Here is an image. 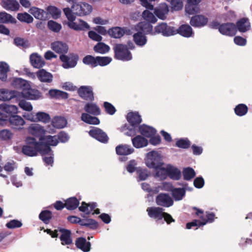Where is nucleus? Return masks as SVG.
<instances>
[{
	"instance_id": "obj_1",
	"label": "nucleus",
	"mask_w": 252,
	"mask_h": 252,
	"mask_svg": "<svg viewBox=\"0 0 252 252\" xmlns=\"http://www.w3.org/2000/svg\"><path fill=\"white\" fill-rule=\"evenodd\" d=\"M26 144L22 147V153L29 157H34L39 153L41 156L46 155L47 150L49 149L46 148L42 149V144L40 141H37L35 138L28 137L25 140Z\"/></svg>"
},
{
	"instance_id": "obj_2",
	"label": "nucleus",
	"mask_w": 252,
	"mask_h": 252,
	"mask_svg": "<svg viewBox=\"0 0 252 252\" xmlns=\"http://www.w3.org/2000/svg\"><path fill=\"white\" fill-rule=\"evenodd\" d=\"M136 29L138 31L133 34V41L137 46L142 47L147 42V38L145 34H151L153 26L150 23L141 22L137 24Z\"/></svg>"
},
{
	"instance_id": "obj_3",
	"label": "nucleus",
	"mask_w": 252,
	"mask_h": 252,
	"mask_svg": "<svg viewBox=\"0 0 252 252\" xmlns=\"http://www.w3.org/2000/svg\"><path fill=\"white\" fill-rule=\"evenodd\" d=\"M115 59L123 61H128L132 59V56L127 46L123 44H116L113 48Z\"/></svg>"
},
{
	"instance_id": "obj_4",
	"label": "nucleus",
	"mask_w": 252,
	"mask_h": 252,
	"mask_svg": "<svg viewBox=\"0 0 252 252\" xmlns=\"http://www.w3.org/2000/svg\"><path fill=\"white\" fill-rule=\"evenodd\" d=\"M73 14L83 16L88 15L92 11V6L89 4L81 2L79 3H74L71 6Z\"/></svg>"
},
{
	"instance_id": "obj_5",
	"label": "nucleus",
	"mask_w": 252,
	"mask_h": 252,
	"mask_svg": "<svg viewBox=\"0 0 252 252\" xmlns=\"http://www.w3.org/2000/svg\"><path fill=\"white\" fill-rule=\"evenodd\" d=\"M146 163L148 167L154 169L159 168L163 165L160 155L155 151H151L147 154Z\"/></svg>"
},
{
	"instance_id": "obj_6",
	"label": "nucleus",
	"mask_w": 252,
	"mask_h": 252,
	"mask_svg": "<svg viewBox=\"0 0 252 252\" xmlns=\"http://www.w3.org/2000/svg\"><path fill=\"white\" fill-rule=\"evenodd\" d=\"M60 59L63 62L62 66L65 69L75 67L77 63L79 57L77 54L70 53L68 55L62 54Z\"/></svg>"
},
{
	"instance_id": "obj_7",
	"label": "nucleus",
	"mask_w": 252,
	"mask_h": 252,
	"mask_svg": "<svg viewBox=\"0 0 252 252\" xmlns=\"http://www.w3.org/2000/svg\"><path fill=\"white\" fill-rule=\"evenodd\" d=\"M39 141L40 143L42 144V149L49 148V150H47L46 154L51 153L52 155V150L50 147V146H57L59 143L57 135L51 136V135H44V137L39 138Z\"/></svg>"
},
{
	"instance_id": "obj_8",
	"label": "nucleus",
	"mask_w": 252,
	"mask_h": 252,
	"mask_svg": "<svg viewBox=\"0 0 252 252\" xmlns=\"http://www.w3.org/2000/svg\"><path fill=\"white\" fill-rule=\"evenodd\" d=\"M75 19L76 17L67 22V25L70 29L75 31H85L90 29V26L86 22L81 19Z\"/></svg>"
},
{
	"instance_id": "obj_9",
	"label": "nucleus",
	"mask_w": 252,
	"mask_h": 252,
	"mask_svg": "<svg viewBox=\"0 0 252 252\" xmlns=\"http://www.w3.org/2000/svg\"><path fill=\"white\" fill-rule=\"evenodd\" d=\"M79 96L84 100L93 101L94 100V94L93 88L90 86H82L77 90Z\"/></svg>"
},
{
	"instance_id": "obj_10",
	"label": "nucleus",
	"mask_w": 252,
	"mask_h": 252,
	"mask_svg": "<svg viewBox=\"0 0 252 252\" xmlns=\"http://www.w3.org/2000/svg\"><path fill=\"white\" fill-rule=\"evenodd\" d=\"M192 209L196 211L195 215L198 216L201 220L202 222H200L201 224L204 225L207 223H212L214 221L216 217L214 213L206 212V216L204 217V212L202 210L199 209L195 207H193Z\"/></svg>"
},
{
	"instance_id": "obj_11",
	"label": "nucleus",
	"mask_w": 252,
	"mask_h": 252,
	"mask_svg": "<svg viewBox=\"0 0 252 252\" xmlns=\"http://www.w3.org/2000/svg\"><path fill=\"white\" fill-rule=\"evenodd\" d=\"M156 202L158 205L164 207H169L174 203L170 196L164 193H160L156 196Z\"/></svg>"
},
{
	"instance_id": "obj_12",
	"label": "nucleus",
	"mask_w": 252,
	"mask_h": 252,
	"mask_svg": "<svg viewBox=\"0 0 252 252\" xmlns=\"http://www.w3.org/2000/svg\"><path fill=\"white\" fill-rule=\"evenodd\" d=\"M219 32L223 35L233 36L237 32L235 25L232 23L221 24L219 27Z\"/></svg>"
},
{
	"instance_id": "obj_13",
	"label": "nucleus",
	"mask_w": 252,
	"mask_h": 252,
	"mask_svg": "<svg viewBox=\"0 0 252 252\" xmlns=\"http://www.w3.org/2000/svg\"><path fill=\"white\" fill-rule=\"evenodd\" d=\"M162 208L159 207H150L147 208L146 211L150 218L158 221L162 219V215L164 212Z\"/></svg>"
},
{
	"instance_id": "obj_14",
	"label": "nucleus",
	"mask_w": 252,
	"mask_h": 252,
	"mask_svg": "<svg viewBox=\"0 0 252 252\" xmlns=\"http://www.w3.org/2000/svg\"><path fill=\"white\" fill-rule=\"evenodd\" d=\"M208 22V18L203 15H195L190 20L191 26L195 28H201L206 26Z\"/></svg>"
},
{
	"instance_id": "obj_15",
	"label": "nucleus",
	"mask_w": 252,
	"mask_h": 252,
	"mask_svg": "<svg viewBox=\"0 0 252 252\" xmlns=\"http://www.w3.org/2000/svg\"><path fill=\"white\" fill-rule=\"evenodd\" d=\"M20 97L30 100H37L42 97L41 93L36 89H31L27 90L25 92H20Z\"/></svg>"
},
{
	"instance_id": "obj_16",
	"label": "nucleus",
	"mask_w": 252,
	"mask_h": 252,
	"mask_svg": "<svg viewBox=\"0 0 252 252\" xmlns=\"http://www.w3.org/2000/svg\"><path fill=\"white\" fill-rule=\"evenodd\" d=\"M89 134L91 137L102 143H107L108 140V137L106 133L97 127L91 129Z\"/></svg>"
},
{
	"instance_id": "obj_17",
	"label": "nucleus",
	"mask_w": 252,
	"mask_h": 252,
	"mask_svg": "<svg viewBox=\"0 0 252 252\" xmlns=\"http://www.w3.org/2000/svg\"><path fill=\"white\" fill-rule=\"evenodd\" d=\"M20 92L16 91H9L6 89L0 90V100L7 101L13 98L20 99Z\"/></svg>"
},
{
	"instance_id": "obj_18",
	"label": "nucleus",
	"mask_w": 252,
	"mask_h": 252,
	"mask_svg": "<svg viewBox=\"0 0 252 252\" xmlns=\"http://www.w3.org/2000/svg\"><path fill=\"white\" fill-rule=\"evenodd\" d=\"M59 231L62 233L60 237L62 245L64 246L69 245L73 243L71 231L70 230L60 228L59 229Z\"/></svg>"
},
{
	"instance_id": "obj_19",
	"label": "nucleus",
	"mask_w": 252,
	"mask_h": 252,
	"mask_svg": "<svg viewBox=\"0 0 252 252\" xmlns=\"http://www.w3.org/2000/svg\"><path fill=\"white\" fill-rule=\"evenodd\" d=\"M28 131L30 134L39 138L44 137L46 132L43 127L37 124H31L28 127Z\"/></svg>"
},
{
	"instance_id": "obj_20",
	"label": "nucleus",
	"mask_w": 252,
	"mask_h": 252,
	"mask_svg": "<svg viewBox=\"0 0 252 252\" xmlns=\"http://www.w3.org/2000/svg\"><path fill=\"white\" fill-rule=\"evenodd\" d=\"M179 34L185 37L189 38L193 35L194 32L192 28L189 25L183 24L178 29H176L175 34Z\"/></svg>"
},
{
	"instance_id": "obj_21",
	"label": "nucleus",
	"mask_w": 252,
	"mask_h": 252,
	"mask_svg": "<svg viewBox=\"0 0 252 252\" xmlns=\"http://www.w3.org/2000/svg\"><path fill=\"white\" fill-rule=\"evenodd\" d=\"M169 12V7L165 3H161L154 9L155 14L160 19L165 20Z\"/></svg>"
},
{
	"instance_id": "obj_22",
	"label": "nucleus",
	"mask_w": 252,
	"mask_h": 252,
	"mask_svg": "<svg viewBox=\"0 0 252 252\" xmlns=\"http://www.w3.org/2000/svg\"><path fill=\"white\" fill-rule=\"evenodd\" d=\"M0 110L2 113L5 114V116L9 119L10 117L14 116L18 112L17 107L13 105H8L6 103L0 105Z\"/></svg>"
},
{
	"instance_id": "obj_23",
	"label": "nucleus",
	"mask_w": 252,
	"mask_h": 252,
	"mask_svg": "<svg viewBox=\"0 0 252 252\" xmlns=\"http://www.w3.org/2000/svg\"><path fill=\"white\" fill-rule=\"evenodd\" d=\"M9 123L13 128L21 129L25 124V121L21 116L15 115L9 118Z\"/></svg>"
},
{
	"instance_id": "obj_24",
	"label": "nucleus",
	"mask_w": 252,
	"mask_h": 252,
	"mask_svg": "<svg viewBox=\"0 0 252 252\" xmlns=\"http://www.w3.org/2000/svg\"><path fill=\"white\" fill-rule=\"evenodd\" d=\"M29 12L37 19L45 21L48 19V13L37 7H31Z\"/></svg>"
},
{
	"instance_id": "obj_25",
	"label": "nucleus",
	"mask_w": 252,
	"mask_h": 252,
	"mask_svg": "<svg viewBox=\"0 0 252 252\" xmlns=\"http://www.w3.org/2000/svg\"><path fill=\"white\" fill-rule=\"evenodd\" d=\"M12 86L17 89H20L25 92L30 88L28 82L20 78H14L12 82Z\"/></svg>"
},
{
	"instance_id": "obj_26",
	"label": "nucleus",
	"mask_w": 252,
	"mask_h": 252,
	"mask_svg": "<svg viewBox=\"0 0 252 252\" xmlns=\"http://www.w3.org/2000/svg\"><path fill=\"white\" fill-rule=\"evenodd\" d=\"M75 245L78 249L84 252H88L91 250V243L87 242L84 237L77 238L75 240Z\"/></svg>"
},
{
	"instance_id": "obj_27",
	"label": "nucleus",
	"mask_w": 252,
	"mask_h": 252,
	"mask_svg": "<svg viewBox=\"0 0 252 252\" xmlns=\"http://www.w3.org/2000/svg\"><path fill=\"white\" fill-rule=\"evenodd\" d=\"M128 122L133 127H137L141 123L142 119L138 113L129 112L126 116Z\"/></svg>"
},
{
	"instance_id": "obj_28",
	"label": "nucleus",
	"mask_w": 252,
	"mask_h": 252,
	"mask_svg": "<svg viewBox=\"0 0 252 252\" xmlns=\"http://www.w3.org/2000/svg\"><path fill=\"white\" fill-rule=\"evenodd\" d=\"M236 30L240 32H245L250 30L251 24L247 18H243L238 20L235 25Z\"/></svg>"
},
{
	"instance_id": "obj_29",
	"label": "nucleus",
	"mask_w": 252,
	"mask_h": 252,
	"mask_svg": "<svg viewBox=\"0 0 252 252\" xmlns=\"http://www.w3.org/2000/svg\"><path fill=\"white\" fill-rule=\"evenodd\" d=\"M84 109L86 113L89 115L98 116L101 113L99 107L95 103L92 102L87 103L84 106Z\"/></svg>"
},
{
	"instance_id": "obj_30",
	"label": "nucleus",
	"mask_w": 252,
	"mask_h": 252,
	"mask_svg": "<svg viewBox=\"0 0 252 252\" xmlns=\"http://www.w3.org/2000/svg\"><path fill=\"white\" fill-rule=\"evenodd\" d=\"M51 48L56 53L62 54L66 53L68 50L67 45L61 41H56L52 43Z\"/></svg>"
},
{
	"instance_id": "obj_31",
	"label": "nucleus",
	"mask_w": 252,
	"mask_h": 252,
	"mask_svg": "<svg viewBox=\"0 0 252 252\" xmlns=\"http://www.w3.org/2000/svg\"><path fill=\"white\" fill-rule=\"evenodd\" d=\"M139 130L143 136L147 138L154 136L157 132L155 128L146 125L140 126H139Z\"/></svg>"
},
{
	"instance_id": "obj_32",
	"label": "nucleus",
	"mask_w": 252,
	"mask_h": 252,
	"mask_svg": "<svg viewBox=\"0 0 252 252\" xmlns=\"http://www.w3.org/2000/svg\"><path fill=\"white\" fill-rule=\"evenodd\" d=\"M38 79L42 82L50 83L53 80L52 74L44 69H40L36 72Z\"/></svg>"
},
{
	"instance_id": "obj_33",
	"label": "nucleus",
	"mask_w": 252,
	"mask_h": 252,
	"mask_svg": "<svg viewBox=\"0 0 252 252\" xmlns=\"http://www.w3.org/2000/svg\"><path fill=\"white\" fill-rule=\"evenodd\" d=\"M31 64L35 68H40L45 64L43 59L36 53H33L30 56Z\"/></svg>"
},
{
	"instance_id": "obj_34",
	"label": "nucleus",
	"mask_w": 252,
	"mask_h": 252,
	"mask_svg": "<svg viewBox=\"0 0 252 252\" xmlns=\"http://www.w3.org/2000/svg\"><path fill=\"white\" fill-rule=\"evenodd\" d=\"M134 150L127 145H119L116 147V152L118 155L127 156L133 153Z\"/></svg>"
},
{
	"instance_id": "obj_35",
	"label": "nucleus",
	"mask_w": 252,
	"mask_h": 252,
	"mask_svg": "<svg viewBox=\"0 0 252 252\" xmlns=\"http://www.w3.org/2000/svg\"><path fill=\"white\" fill-rule=\"evenodd\" d=\"M133 146L136 148L146 147L148 144V140L141 135H137L131 140Z\"/></svg>"
},
{
	"instance_id": "obj_36",
	"label": "nucleus",
	"mask_w": 252,
	"mask_h": 252,
	"mask_svg": "<svg viewBox=\"0 0 252 252\" xmlns=\"http://www.w3.org/2000/svg\"><path fill=\"white\" fill-rule=\"evenodd\" d=\"M2 5L4 9L10 11H17L20 7L16 0H2Z\"/></svg>"
},
{
	"instance_id": "obj_37",
	"label": "nucleus",
	"mask_w": 252,
	"mask_h": 252,
	"mask_svg": "<svg viewBox=\"0 0 252 252\" xmlns=\"http://www.w3.org/2000/svg\"><path fill=\"white\" fill-rule=\"evenodd\" d=\"M51 118L50 115L43 112H38L31 119L32 121L41 122L44 124L49 123L50 121Z\"/></svg>"
},
{
	"instance_id": "obj_38",
	"label": "nucleus",
	"mask_w": 252,
	"mask_h": 252,
	"mask_svg": "<svg viewBox=\"0 0 252 252\" xmlns=\"http://www.w3.org/2000/svg\"><path fill=\"white\" fill-rule=\"evenodd\" d=\"M126 32L124 28L115 27L110 28L108 31V34L113 38H120L123 36Z\"/></svg>"
},
{
	"instance_id": "obj_39",
	"label": "nucleus",
	"mask_w": 252,
	"mask_h": 252,
	"mask_svg": "<svg viewBox=\"0 0 252 252\" xmlns=\"http://www.w3.org/2000/svg\"><path fill=\"white\" fill-rule=\"evenodd\" d=\"M167 175L170 179L179 180L181 177L180 170L176 167L172 166H167Z\"/></svg>"
},
{
	"instance_id": "obj_40",
	"label": "nucleus",
	"mask_w": 252,
	"mask_h": 252,
	"mask_svg": "<svg viewBox=\"0 0 252 252\" xmlns=\"http://www.w3.org/2000/svg\"><path fill=\"white\" fill-rule=\"evenodd\" d=\"M199 3H193L187 2L185 6V11L189 15H194L200 12Z\"/></svg>"
},
{
	"instance_id": "obj_41",
	"label": "nucleus",
	"mask_w": 252,
	"mask_h": 252,
	"mask_svg": "<svg viewBox=\"0 0 252 252\" xmlns=\"http://www.w3.org/2000/svg\"><path fill=\"white\" fill-rule=\"evenodd\" d=\"M10 71L8 64L4 62H0V80L6 81L7 79V73Z\"/></svg>"
},
{
	"instance_id": "obj_42",
	"label": "nucleus",
	"mask_w": 252,
	"mask_h": 252,
	"mask_svg": "<svg viewBox=\"0 0 252 252\" xmlns=\"http://www.w3.org/2000/svg\"><path fill=\"white\" fill-rule=\"evenodd\" d=\"M81 120L86 123L90 125H98L100 123V121L98 118L92 116L88 113H82Z\"/></svg>"
},
{
	"instance_id": "obj_43",
	"label": "nucleus",
	"mask_w": 252,
	"mask_h": 252,
	"mask_svg": "<svg viewBox=\"0 0 252 252\" xmlns=\"http://www.w3.org/2000/svg\"><path fill=\"white\" fill-rule=\"evenodd\" d=\"M66 208L68 210H74L79 205V201L75 197H71L65 201Z\"/></svg>"
},
{
	"instance_id": "obj_44",
	"label": "nucleus",
	"mask_w": 252,
	"mask_h": 252,
	"mask_svg": "<svg viewBox=\"0 0 252 252\" xmlns=\"http://www.w3.org/2000/svg\"><path fill=\"white\" fill-rule=\"evenodd\" d=\"M16 20L10 14L5 12H0V23L16 24Z\"/></svg>"
},
{
	"instance_id": "obj_45",
	"label": "nucleus",
	"mask_w": 252,
	"mask_h": 252,
	"mask_svg": "<svg viewBox=\"0 0 252 252\" xmlns=\"http://www.w3.org/2000/svg\"><path fill=\"white\" fill-rule=\"evenodd\" d=\"M110 48V47L103 42H98L94 47V50L95 52L104 54L108 53Z\"/></svg>"
},
{
	"instance_id": "obj_46",
	"label": "nucleus",
	"mask_w": 252,
	"mask_h": 252,
	"mask_svg": "<svg viewBox=\"0 0 252 252\" xmlns=\"http://www.w3.org/2000/svg\"><path fill=\"white\" fill-rule=\"evenodd\" d=\"M52 125L54 127L62 128L64 127L67 123L65 118L62 117H55L52 120Z\"/></svg>"
},
{
	"instance_id": "obj_47",
	"label": "nucleus",
	"mask_w": 252,
	"mask_h": 252,
	"mask_svg": "<svg viewBox=\"0 0 252 252\" xmlns=\"http://www.w3.org/2000/svg\"><path fill=\"white\" fill-rule=\"evenodd\" d=\"M17 18L20 22L27 24H31L33 21V17L27 12L18 13Z\"/></svg>"
},
{
	"instance_id": "obj_48",
	"label": "nucleus",
	"mask_w": 252,
	"mask_h": 252,
	"mask_svg": "<svg viewBox=\"0 0 252 252\" xmlns=\"http://www.w3.org/2000/svg\"><path fill=\"white\" fill-rule=\"evenodd\" d=\"M248 111V106L243 103L239 104L234 108L235 114L239 117L245 115Z\"/></svg>"
},
{
	"instance_id": "obj_49",
	"label": "nucleus",
	"mask_w": 252,
	"mask_h": 252,
	"mask_svg": "<svg viewBox=\"0 0 252 252\" xmlns=\"http://www.w3.org/2000/svg\"><path fill=\"white\" fill-rule=\"evenodd\" d=\"M81 226L89 227L91 229H96L98 227V222L92 219H87L85 220H83V222L81 224Z\"/></svg>"
},
{
	"instance_id": "obj_50",
	"label": "nucleus",
	"mask_w": 252,
	"mask_h": 252,
	"mask_svg": "<svg viewBox=\"0 0 252 252\" xmlns=\"http://www.w3.org/2000/svg\"><path fill=\"white\" fill-rule=\"evenodd\" d=\"M52 218V213L50 211L44 210L39 215V218L44 223L48 224Z\"/></svg>"
},
{
	"instance_id": "obj_51",
	"label": "nucleus",
	"mask_w": 252,
	"mask_h": 252,
	"mask_svg": "<svg viewBox=\"0 0 252 252\" xmlns=\"http://www.w3.org/2000/svg\"><path fill=\"white\" fill-rule=\"evenodd\" d=\"M186 190L184 188H175L173 189L172 194L175 200L182 199L185 195Z\"/></svg>"
},
{
	"instance_id": "obj_52",
	"label": "nucleus",
	"mask_w": 252,
	"mask_h": 252,
	"mask_svg": "<svg viewBox=\"0 0 252 252\" xmlns=\"http://www.w3.org/2000/svg\"><path fill=\"white\" fill-rule=\"evenodd\" d=\"M83 63L94 68L97 66L96 57L92 55H87L83 59Z\"/></svg>"
},
{
	"instance_id": "obj_53",
	"label": "nucleus",
	"mask_w": 252,
	"mask_h": 252,
	"mask_svg": "<svg viewBox=\"0 0 252 252\" xmlns=\"http://www.w3.org/2000/svg\"><path fill=\"white\" fill-rule=\"evenodd\" d=\"M183 175L185 180L189 181L195 177V172L192 168L187 167L183 169Z\"/></svg>"
},
{
	"instance_id": "obj_54",
	"label": "nucleus",
	"mask_w": 252,
	"mask_h": 252,
	"mask_svg": "<svg viewBox=\"0 0 252 252\" xmlns=\"http://www.w3.org/2000/svg\"><path fill=\"white\" fill-rule=\"evenodd\" d=\"M48 15L50 14L54 19H57L60 17L61 10L54 6H49L46 8Z\"/></svg>"
},
{
	"instance_id": "obj_55",
	"label": "nucleus",
	"mask_w": 252,
	"mask_h": 252,
	"mask_svg": "<svg viewBox=\"0 0 252 252\" xmlns=\"http://www.w3.org/2000/svg\"><path fill=\"white\" fill-rule=\"evenodd\" d=\"M136 172L140 181L145 180L150 174L147 169L140 167H137Z\"/></svg>"
},
{
	"instance_id": "obj_56",
	"label": "nucleus",
	"mask_w": 252,
	"mask_h": 252,
	"mask_svg": "<svg viewBox=\"0 0 252 252\" xmlns=\"http://www.w3.org/2000/svg\"><path fill=\"white\" fill-rule=\"evenodd\" d=\"M175 146L182 149H188L190 146V142L187 138H181L177 140Z\"/></svg>"
},
{
	"instance_id": "obj_57",
	"label": "nucleus",
	"mask_w": 252,
	"mask_h": 252,
	"mask_svg": "<svg viewBox=\"0 0 252 252\" xmlns=\"http://www.w3.org/2000/svg\"><path fill=\"white\" fill-rule=\"evenodd\" d=\"M142 16L144 19L148 22V23H155L157 21L153 13L147 10H145L143 12Z\"/></svg>"
},
{
	"instance_id": "obj_58",
	"label": "nucleus",
	"mask_w": 252,
	"mask_h": 252,
	"mask_svg": "<svg viewBox=\"0 0 252 252\" xmlns=\"http://www.w3.org/2000/svg\"><path fill=\"white\" fill-rule=\"evenodd\" d=\"M112 61V58L109 57H96L97 66H103L108 65Z\"/></svg>"
},
{
	"instance_id": "obj_59",
	"label": "nucleus",
	"mask_w": 252,
	"mask_h": 252,
	"mask_svg": "<svg viewBox=\"0 0 252 252\" xmlns=\"http://www.w3.org/2000/svg\"><path fill=\"white\" fill-rule=\"evenodd\" d=\"M156 170V176L161 179H164L167 176V167L166 168L160 166L159 168L155 169Z\"/></svg>"
},
{
	"instance_id": "obj_60",
	"label": "nucleus",
	"mask_w": 252,
	"mask_h": 252,
	"mask_svg": "<svg viewBox=\"0 0 252 252\" xmlns=\"http://www.w3.org/2000/svg\"><path fill=\"white\" fill-rule=\"evenodd\" d=\"M48 27L50 30L55 32H59L62 29V26L60 24L52 20L48 21Z\"/></svg>"
},
{
	"instance_id": "obj_61",
	"label": "nucleus",
	"mask_w": 252,
	"mask_h": 252,
	"mask_svg": "<svg viewBox=\"0 0 252 252\" xmlns=\"http://www.w3.org/2000/svg\"><path fill=\"white\" fill-rule=\"evenodd\" d=\"M105 112L110 115L114 114L116 111L115 107L110 102L105 101L103 103Z\"/></svg>"
},
{
	"instance_id": "obj_62",
	"label": "nucleus",
	"mask_w": 252,
	"mask_h": 252,
	"mask_svg": "<svg viewBox=\"0 0 252 252\" xmlns=\"http://www.w3.org/2000/svg\"><path fill=\"white\" fill-rule=\"evenodd\" d=\"M13 134L10 130L2 129L0 130V139L2 140H8L12 137Z\"/></svg>"
},
{
	"instance_id": "obj_63",
	"label": "nucleus",
	"mask_w": 252,
	"mask_h": 252,
	"mask_svg": "<svg viewBox=\"0 0 252 252\" xmlns=\"http://www.w3.org/2000/svg\"><path fill=\"white\" fill-rule=\"evenodd\" d=\"M164 36H169L175 35L176 28L172 26H168L166 23H164Z\"/></svg>"
},
{
	"instance_id": "obj_64",
	"label": "nucleus",
	"mask_w": 252,
	"mask_h": 252,
	"mask_svg": "<svg viewBox=\"0 0 252 252\" xmlns=\"http://www.w3.org/2000/svg\"><path fill=\"white\" fill-rule=\"evenodd\" d=\"M22 226L21 221L17 220H13L6 224V226L10 229H13L16 228H19Z\"/></svg>"
}]
</instances>
